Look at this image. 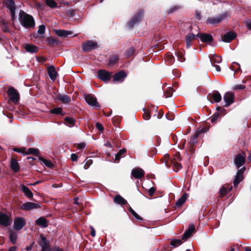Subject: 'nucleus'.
<instances>
[{
  "label": "nucleus",
  "mask_w": 251,
  "mask_h": 251,
  "mask_svg": "<svg viewBox=\"0 0 251 251\" xmlns=\"http://www.w3.org/2000/svg\"><path fill=\"white\" fill-rule=\"evenodd\" d=\"M18 20L20 25L25 29H30L35 27V22L33 16L22 10L19 11Z\"/></svg>",
  "instance_id": "f257e3e1"
},
{
  "label": "nucleus",
  "mask_w": 251,
  "mask_h": 251,
  "mask_svg": "<svg viewBox=\"0 0 251 251\" xmlns=\"http://www.w3.org/2000/svg\"><path fill=\"white\" fill-rule=\"evenodd\" d=\"M228 15V12H224L218 16L209 18L207 20V23L213 25L218 24L226 18Z\"/></svg>",
  "instance_id": "f03ea898"
},
{
  "label": "nucleus",
  "mask_w": 251,
  "mask_h": 251,
  "mask_svg": "<svg viewBox=\"0 0 251 251\" xmlns=\"http://www.w3.org/2000/svg\"><path fill=\"white\" fill-rule=\"evenodd\" d=\"M6 7L9 9L11 16V20L14 23L16 20L15 11L16 6L13 0H7L6 2Z\"/></svg>",
  "instance_id": "7ed1b4c3"
},
{
  "label": "nucleus",
  "mask_w": 251,
  "mask_h": 251,
  "mask_svg": "<svg viewBox=\"0 0 251 251\" xmlns=\"http://www.w3.org/2000/svg\"><path fill=\"white\" fill-rule=\"evenodd\" d=\"M86 102L91 106L99 108L100 106L97 101L96 98L92 94L83 95Z\"/></svg>",
  "instance_id": "20e7f679"
},
{
  "label": "nucleus",
  "mask_w": 251,
  "mask_h": 251,
  "mask_svg": "<svg viewBox=\"0 0 251 251\" xmlns=\"http://www.w3.org/2000/svg\"><path fill=\"white\" fill-rule=\"evenodd\" d=\"M7 94L9 100L14 103H16L19 100V95L18 91L13 87H10L7 91Z\"/></svg>",
  "instance_id": "39448f33"
},
{
  "label": "nucleus",
  "mask_w": 251,
  "mask_h": 251,
  "mask_svg": "<svg viewBox=\"0 0 251 251\" xmlns=\"http://www.w3.org/2000/svg\"><path fill=\"white\" fill-rule=\"evenodd\" d=\"M246 155L243 152L239 153L235 157L234 163L236 167L240 168L245 162Z\"/></svg>",
  "instance_id": "423d86ee"
},
{
  "label": "nucleus",
  "mask_w": 251,
  "mask_h": 251,
  "mask_svg": "<svg viewBox=\"0 0 251 251\" xmlns=\"http://www.w3.org/2000/svg\"><path fill=\"white\" fill-rule=\"evenodd\" d=\"M143 14V12L142 11H140L136 13L129 22L128 24V26L130 27H132L134 25H136L137 24H138L142 19Z\"/></svg>",
  "instance_id": "0eeeda50"
},
{
  "label": "nucleus",
  "mask_w": 251,
  "mask_h": 251,
  "mask_svg": "<svg viewBox=\"0 0 251 251\" xmlns=\"http://www.w3.org/2000/svg\"><path fill=\"white\" fill-rule=\"evenodd\" d=\"M97 47V43L91 40L83 42L82 44V50L85 52L90 51L92 50L95 49Z\"/></svg>",
  "instance_id": "6e6552de"
},
{
  "label": "nucleus",
  "mask_w": 251,
  "mask_h": 251,
  "mask_svg": "<svg viewBox=\"0 0 251 251\" xmlns=\"http://www.w3.org/2000/svg\"><path fill=\"white\" fill-rule=\"evenodd\" d=\"M12 222V219L10 217L2 212H0V224L5 227L10 225Z\"/></svg>",
  "instance_id": "1a4fd4ad"
},
{
  "label": "nucleus",
  "mask_w": 251,
  "mask_h": 251,
  "mask_svg": "<svg viewBox=\"0 0 251 251\" xmlns=\"http://www.w3.org/2000/svg\"><path fill=\"white\" fill-rule=\"evenodd\" d=\"M111 76V74L105 70H100L98 72V78L104 82L109 81Z\"/></svg>",
  "instance_id": "9d476101"
},
{
  "label": "nucleus",
  "mask_w": 251,
  "mask_h": 251,
  "mask_svg": "<svg viewBox=\"0 0 251 251\" xmlns=\"http://www.w3.org/2000/svg\"><path fill=\"white\" fill-rule=\"evenodd\" d=\"M25 220L22 217L16 218L14 221V227L17 230L22 229L25 225Z\"/></svg>",
  "instance_id": "9b49d317"
},
{
  "label": "nucleus",
  "mask_w": 251,
  "mask_h": 251,
  "mask_svg": "<svg viewBox=\"0 0 251 251\" xmlns=\"http://www.w3.org/2000/svg\"><path fill=\"white\" fill-rule=\"evenodd\" d=\"M41 241H39V244L42 248L41 251H48L49 249V241L43 235H40Z\"/></svg>",
  "instance_id": "f8f14e48"
},
{
  "label": "nucleus",
  "mask_w": 251,
  "mask_h": 251,
  "mask_svg": "<svg viewBox=\"0 0 251 251\" xmlns=\"http://www.w3.org/2000/svg\"><path fill=\"white\" fill-rule=\"evenodd\" d=\"M224 100L226 103V106H228L234 102V95L233 93L227 92L224 96Z\"/></svg>",
  "instance_id": "ddd939ff"
},
{
  "label": "nucleus",
  "mask_w": 251,
  "mask_h": 251,
  "mask_svg": "<svg viewBox=\"0 0 251 251\" xmlns=\"http://www.w3.org/2000/svg\"><path fill=\"white\" fill-rule=\"evenodd\" d=\"M40 207L39 204L32 202H26L23 203L21 206V209L24 210H30L33 209H37Z\"/></svg>",
  "instance_id": "4468645a"
},
{
  "label": "nucleus",
  "mask_w": 251,
  "mask_h": 251,
  "mask_svg": "<svg viewBox=\"0 0 251 251\" xmlns=\"http://www.w3.org/2000/svg\"><path fill=\"white\" fill-rule=\"evenodd\" d=\"M196 37H199L201 42L207 44L210 43L213 40L212 36L207 33L197 34Z\"/></svg>",
  "instance_id": "2eb2a0df"
},
{
  "label": "nucleus",
  "mask_w": 251,
  "mask_h": 251,
  "mask_svg": "<svg viewBox=\"0 0 251 251\" xmlns=\"http://www.w3.org/2000/svg\"><path fill=\"white\" fill-rule=\"evenodd\" d=\"M211 98L213 100V101L209 100L211 103L213 102H219L222 100V96L218 91H214L212 94H209L207 96L208 99Z\"/></svg>",
  "instance_id": "dca6fc26"
},
{
  "label": "nucleus",
  "mask_w": 251,
  "mask_h": 251,
  "mask_svg": "<svg viewBox=\"0 0 251 251\" xmlns=\"http://www.w3.org/2000/svg\"><path fill=\"white\" fill-rule=\"evenodd\" d=\"M145 175V172L141 168H134L131 171V175L136 179H140Z\"/></svg>",
  "instance_id": "f3484780"
},
{
  "label": "nucleus",
  "mask_w": 251,
  "mask_h": 251,
  "mask_svg": "<svg viewBox=\"0 0 251 251\" xmlns=\"http://www.w3.org/2000/svg\"><path fill=\"white\" fill-rule=\"evenodd\" d=\"M126 77V73L123 71H121L114 75L113 80L114 81L123 82Z\"/></svg>",
  "instance_id": "a211bd4d"
},
{
  "label": "nucleus",
  "mask_w": 251,
  "mask_h": 251,
  "mask_svg": "<svg viewBox=\"0 0 251 251\" xmlns=\"http://www.w3.org/2000/svg\"><path fill=\"white\" fill-rule=\"evenodd\" d=\"M195 230V227L194 225H190L188 228L184 232L182 235L183 240H187Z\"/></svg>",
  "instance_id": "6ab92c4d"
},
{
  "label": "nucleus",
  "mask_w": 251,
  "mask_h": 251,
  "mask_svg": "<svg viewBox=\"0 0 251 251\" xmlns=\"http://www.w3.org/2000/svg\"><path fill=\"white\" fill-rule=\"evenodd\" d=\"M48 73L51 80L54 81L56 79L57 73L53 66H49L48 68Z\"/></svg>",
  "instance_id": "aec40b11"
},
{
  "label": "nucleus",
  "mask_w": 251,
  "mask_h": 251,
  "mask_svg": "<svg viewBox=\"0 0 251 251\" xmlns=\"http://www.w3.org/2000/svg\"><path fill=\"white\" fill-rule=\"evenodd\" d=\"M236 37V34L233 32H228L226 33L223 37L222 41L225 42H230Z\"/></svg>",
  "instance_id": "412c9836"
},
{
  "label": "nucleus",
  "mask_w": 251,
  "mask_h": 251,
  "mask_svg": "<svg viewBox=\"0 0 251 251\" xmlns=\"http://www.w3.org/2000/svg\"><path fill=\"white\" fill-rule=\"evenodd\" d=\"M10 167L14 172L17 173L20 170V167L17 160L12 158L11 159Z\"/></svg>",
  "instance_id": "4be33fe9"
},
{
  "label": "nucleus",
  "mask_w": 251,
  "mask_h": 251,
  "mask_svg": "<svg viewBox=\"0 0 251 251\" xmlns=\"http://www.w3.org/2000/svg\"><path fill=\"white\" fill-rule=\"evenodd\" d=\"M21 191L23 192L27 198H31L33 197V193L27 186L23 184L21 185Z\"/></svg>",
  "instance_id": "5701e85b"
},
{
  "label": "nucleus",
  "mask_w": 251,
  "mask_h": 251,
  "mask_svg": "<svg viewBox=\"0 0 251 251\" xmlns=\"http://www.w3.org/2000/svg\"><path fill=\"white\" fill-rule=\"evenodd\" d=\"M57 99L65 104H68L71 101L70 98L66 95L59 94L57 96Z\"/></svg>",
  "instance_id": "b1692460"
},
{
  "label": "nucleus",
  "mask_w": 251,
  "mask_h": 251,
  "mask_svg": "<svg viewBox=\"0 0 251 251\" xmlns=\"http://www.w3.org/2000/svg\"><path fill=\"white\" fill-rule=\"evenodd\" d=\"M55 33L57 36L62 37H68L73 34L71 31L65 30H56Z\"/></svg>",
  "instance_id": "393cba45"
},
{
  "label": "nucleus",
  "mask_w": 251,
  "mask_h": 251,
  "mask_svg": "<svg viewBox=\"0 0 251 251\" xmlns=\"http://www.w3.org/2000/svg\"><path fill=\"white\" fill-rule=\"evenodd\" d=\"M188 197V195L186 193H184L182 196L178 199L176 203V205L177 207L181 206L185 202L186 199Z\"/></svg>",
  "instance_id": "a878e982"
},
{
  "label": "nucleus",
  "mask_w": 251,
  "mask_h": 251,
  "mask_svg": "<svg viewBox=\"0 0 251 251\" xmlns=\"http://www.w3.org/2000/svg\"><path fill=\"white\" fill-rule=\"evenodd\" d=\"M36 224L43 228H45L48 226L47 220L42 217H40L36 221Z\"/></svg>",
  "instance_id": "bb28decb"
},
{
  "label": "nucleus",
  "mask_w": 251,
  "mask_h": 251,
  "mask_svg": "<svg viewBox=\"0 0 251 251\" xmlns=\"http://www.w3.org/2000/svg\"><path fill=\"white\" fill-rule=\"evenodd\" d=\"M25 49L27 52L30 53H35L38 50V47L31 44H26L25 46Z\"/></svg>",
  "instance_id": "cd10ccee"
},
{
  "label": "nucleus",
  "mask_w": 251,
  "mask_h": 251,
  "mask_svg": "<svg viewBox=\"0 0 251 251\" xmlns=\"http://www.w3.org/2000/svg\"><path fill=\"white\" fill-rule=\"evenodd\" d=\"M114 201L115 203L121 205H126L127 203L126 201L120 195H117L115 197Z\"/></svg>",
  "instance_id": "c85d7f7f"
},
{
  "label": "nucleus",
  "mask_w": 251,
  "mask_h": 251,
  "mask_svg": "<svg viewBox=\"0 0 251 251\" xmlns=\"http://www.w3.org/2000/svg\"><path fill=\"white\" fill-rule=\"evenodd\" d=\"M195 37H196V35H195L192 33H189L185 38V40L186 42V47L187 48H190L191 46V41L192 40L195 39Z\"/></svg>",
  "instance_id": "c756f323"
},
{
  "label": "nucleus",
  "mask_w": 251,
  "mask_h": 251,
  "mask_svg": "<svg viewBox=\"0 0 251 251\" xmlns=\"http://www.w3.org/2000/svg\"><path fill=\"white\" fill-rule=\"evenodd\" d=\"M0 23L2 25V30L4 32H8L10 31V29L8 27V23L7 21L2 19L0 21Z\"/></svg>",
  "instance_id": "7c9ffc66"
},
{
  "label": "nucleus",
  "mask_w": 251,
  "mask_h": 251,
  "mask_svg": "<svg viewBox=\"0 0 251 251\" xmlns=\"http://www.w3.org/2000/svg\"><path fill=\"white\" fill-rule=\"evenodd\" d=\"M64 120L67 126L72 127L75 126V121L74 119L69 117H66Z\"/></svg>",
  "instance_id": "2f4dec72"
},
{
  "label": "nucleus",
  "mask_w": 251,
  "mask_h": 251,
  "mask_svg": "<svg viewBox=\"0 0 251 251\" xmlns=\"http://www.w3.org/2000/svg\"><path fill=\"white\" fill-rule=\"evenodd\" d=\"M231 189H232V187H230V188H228L227 187H226V186H223L222 188L220 190V195L222 197L225 196L228 192H230L231 190Z\"/></svg>",
  "instance_id": "473e14b6"
},
{
  "label": "nucleus",
  "mask_w": 251,
  "mask_h": 251,
  "mask_svg": "<svg viewBox=\"0 0 251 251\" xmlns=\"http://www.w3.org/2000/svg\"><path fill=\"white\" fill-rule=\"evenodd\" d=\"M126 152V150L122 149L120 150L115 155V160H119L121 158L124 156Z\"/></svg>",
  "instance_id": "72a5a7b5"
},
{
  "label": "nucleus",
  "mask_w": 251,
  "mask_h": 251,
  "mask_svg": "<svg viewBox=\"0 0 251 251\" xmlns=\"http://www.w3.org/2000/svg\"><path fill=\"white\" fill-rule=\"evenodd\" d=\"M119 59L118 55L115 54L110 57L109 59V64L110 65H114Z\"/></svg>",
  "instance_id": "f704fd0d"
},
{
  "label": "nucleus",
  "mask_w": 251,
  "mask_h": 251,
  "mask_svg": "<svg viewBox=\"0 0 251 251\" xmlns=\"http://www.w3.org/2000/svg\"><path fill=\"white\" fill-rule=\"evenodd\" d=\"M9 238L11 242L13 244H16L17 239V234L16 233L14 232H10L9 233Z\"/></svg>",
  "instance_id": "c9c22d12"
},
{
  "label": "nucleus",
  "mask_w": 251,
  "mask_h": 251,
  "mask_svg": "<svg viewBox=\"0 0 251 251\" xmlns=\"http://www.w3.org/2000/svg\"><path fill=\"white\" fill-rule=\"evenodd\" d=\"M46 4L52 8L56 7L57 3L54 0H46Z\"/></svg>",
  "instance_id": "e433bc0d"
},
{
  "label": "nucleus",
  "mask_w": 251,
  "mask_h": 251,
  "mask_svg": "<svg viewBox=\"0 0 251 251\" xmlns=\"http://www.w3.org/2000/svg\"><path fill=\"white\" fill-rule=\"evenodd\" d=\"M243 177L237 174H236L235 177L234 178L233 181V185L234 186H237L239 183L242 180Z\"/></svg>",
  "instance_id": "4c0bfd02"
},
{
  "label": "nucleus",
  "mask_w": 251,
  "mask_h": 251,
  "mask_svg": "<svg viewBox=\"0 0 251 251\" xmlns=\"http://www.w3.org/2000/svg\"><path fill=\"white\" fill-rule=\"evenodd\" d=\"M182 243L180 239H173L171 242V245L173 247H176Z\"/></svg>",
  "instance_id": "58836bf2"
},
{
  "label": "nucleus",
  "mask_w": 251,
  "mask_h": 251,
  "mask_svg": "<svg viewBox=\"0 0 251 251\" xmlns=\"http://www.w3.org/2000/svg\"><path fill=\"white\" fill-rule=\"evenodd\" d=\"M134 52L135 50L133 48H129L125 51V54L127 57H129L133 55Z\"/></svg>",
  "instance_id": "ea45409f"
},
{
  "label": "nucleus",
  "mask_w": 251,
  "mask_h": 251,
  "mask_svg": "<svg viewBox=\"0 0 251 251\" xmlns=\"http://www.w3.org/2000/svg\"><path fill=\"white\" fill-rule=\"evenodd\" d=\"M176 55L177 57L178 60L180 62H183L185 61V58L184 57V53L182 51H177L175 52Z\"/></svg>",
  "instance_id": "a19ab883"
},
{
  "label": "nucleus",
  "mask_w": 251,
  "mask_h": 251,
  "mask_svg": "<svg viewBox=\"0 0 251 251\" xmlns=\"http://www.w3.org/2000/svg\"><path fill=\"white\" fill-rule=\"evenodd\" d=\"M50 112L53 114L62 115V109L61 107H56L50 110Z\"/></svg>",
  "instance_id": "79ce46f5"
},
{
  "label": "nucleus",
  "mask_w": 251,
  "mask_h": 251,
  "mask_svg": "<svg viewBox=\"0 0 251 251\" xmlns=\"http://www.w3.org/2000/svg\"><path fill=\"white\" fill-rule=\"evenodd\" d=\"M13 151H14L22 153L24 155H25L26 148H14L13 149Z\"/></svg>",
  "instance_id": "37998d69"
},
{
  "label": "nucleus",
  "mask_w": 251,
  "mask_h": 251,
  "mask_svg": "<svg viewBox=\"0 0 251 251\" xmlns=\"http://www.w3.org/2000/svg\"><path fill=\"white\" fill-rule=\"evenodd\" d=\"M38 153V150L34 148H29L28 150L25 151V155L27 154H34L36 155Z\"/></svg>",
  "instance_id": "c03bdc74"
},
{
  "label": "nucleus",
  "mask_w": 251,
  "mask_h": 251,
  "mask_svg": "<svg viewBox=\"0 0 251 251\" xmlns=\"http://www.w3.org/2000/svg\"><path fill=\"white\" fill-rule=\"evenodd\" d=\"M41 160H42V162L44 163V164L49 168H51L53 166L52 163L50 160H47L43 158H42L41 159Z\"/></svg>",
  "instance_id": "a18cd8bd"
},
{
  "label": "nucleus",
  "mask_w": 251,
  "mask_h": 251,
  "mask_svg": "<svg viewBox=\"0 0 251 251\" xmlns=\"http://www.w3.org/2000/svg\"><path fill=\"white\" fill-rule=\"evenodd\" d=\"M220 116V113L216 112L214 113V114L211 117V122L213 124H214L217 122L219 117Z\"/></svg>",
  "instance_id": "49530a36"
},
{
  "label": "nucleus",
  "mask_w": 251,
  "mask_h": 251,
  "mask_svg": "<svg viewBox=\"0 0 251 251\" xmlns=\"http://www.w3.org/2000/svg\"><path fill=\"white\" fill-rule=\"evenodd\" d=\"M144 114L143 117L145 120H149L151 118V115L149 111L146 109L145 108H143Z\"/></svg>",
  "instance_id": "de8ad7c7"
},
{
  "label": "nucleus",
  "mask_w": 251,
  "mask_h": 251,
  "mask_svg": "<svg viewBox=\"0 0 251 251\" xmlns=\"http://www.w3.org/2000/svg\"><path fill=\"white\" fill-rule=\"evenodd\" d=\"M212 61L213 64L215 63H220L222 62V58L221 56H217L215 54L214 57L210 60V61Z\"/></svg>",
  "instance_id": "09e8293b"
},
{
  "label": "nucleus",
  "mask_w": 251,
  "mask_h": 251,
  "mask_svg": "<svg viewBox=\"0 0 251 251\" xmlns=\"http://www.w3.org/2000/svg\"><path fill=\"white\" fill-rule=\"evenodd\" d=\"M166 60L170 63H172L174 61V57L172 54H168L166 56Z\"/></svg>",
  "instance_id": "8fccbe9b"
},
{
  "label": "nucleus",
  "mask_w": 251,
  "mask_h": 251,
  "mask_svg": "<svg viewBox=\"0 0 251 251\" xmlns=\"http://www.w3.org/2000/svg\"><path fill=\"white\" fill-rule=\"evenodd\" d=\"M45 26L43 25H40L39 26V28L38 30V33L39 34H44L45 33Z\"/></svg>",
  "instance_id": "3c124183"
},
{
  "label": "nucleus",
  "mask_w": 251,
  "mask_h": 251,
  "mask_svg": "<svg viewBox=\"0 0 251 251\" xmlns=\"http://www.w3.org/2000/svg\"><path fill=\"white\" fill-rule=\"evenodd\" d=\"M129 211L132 214V215L137 219L139 220H142V219L133 210L131 207L129 208Z\"/></svg>",
  "instance_id": "603ef678"
},
{
  "label": "nucleus",
  "mask_w": 251,
  "mask_h": 251,
  "mask_svg": "<svg viewBox=\"0 0 251 251\" xmlns=\"http://www.w3.org/2000/svg\"><path fill=\"white\" fill-rule=\"evenodd\" d=\"M48 41L50 44H51L52 45H55L58 44V40L53 38H50L49 39Z\"/></svg>",
  "instance_id": "864d4df0"
},
{
  "label": "nucleus",
  "mask_w": 251,
  "mask_h": 251,
  "mask_svg": "<svg viewBox=\"0 0 251 251\" xmlns=\"http://www.w3.org/2000/svg\"><path fill=\"white\" fill-rule=\"evenodd\" d=\"M245 170H246L245 167H243V168L238 170V171H237L236 174L241 176H243V174L245 172Z\"/></svg>",
  "instance_id": "5fc2aeb1"
},
{
  "label": "nucleus",
  "mask_w": 251,
  "mask_h": 251,
  "mask_svg": "<svg viewBox=\"0 0 251 251\" xmlns=\"http://www.w3.org/2000/svg\"><path fill=\"white\" fill-rule=\"evenodd\" d=\"M199 132H197L195 134V135L193 137H192L191 142L193 144H195V143H197V138L199 136Z\"/></svg>",
  "instance_id": "6e6d98bb"
},
{
  "label": "nucleus",
  "mask_w": 251,
  "mask_h": 251,
  "mask_svg": "<svg viewBox=\"0 0 251 251\" xmlns=\"http://www.w3.org/2000/svg\"><path fill=\"white\" fill-rule=\"evenodd\" d=\"M92 163V160L91 159L88 160L84 166V168L85 169H87Z\"/></svg>",
  "instance_id": "4d7b16f0"
},
{
  "label": "nucleus",
  "mask_w": 251,
  "mask_h": 251,
  "mask_svg": "<svg viewBox=\"0 0 251 251\" xmlns=\"http://www.w3.org/2000/svg\"><path fill=\"white\" fill-rule=\"evenodd\" d=\"M245 88V86L242 84L237 85L233 87V90H240L244 89Z\"/></svg>",
  "instance_id": "13d9d810"
},
{
  "label": "nucleus",
  "mask_w": 251,
  "mask_h": 251,
  "mask_svg": "<svg viewBox=\"0 0 251 251\" xmlns=\"http://www.w3.org/2000/svg\"><path fill=\"white\" fill-rule=\"evenodd\" d=\"M96 127L99 131H102L104 128L103 126L99 123L96 124Z\"/></svg>",
  "instance_id": "bf43d9fd"
},
{
  "label": "nucleus",
  "mask_w": 251,
  "mask_h": 251,
  "mask_svg": "<svg viewBox=\"0 0 251 251\" xmlns=\"http://www.w3.org/2000/svg\"><path fill=\"white\" fill-rule=\"evenodd\" d=\"M155 191V188L153 187L150 188L148 191L149 194L151 196H152Z\"/></svg>",
  "instance_id": "052dcab7"
},
{
  "label": "nucleus",
  "mask_w": 251,
  "mask_h": 251,
  "mask_svg": "<svg viewBox=\"0 0 251 251\" xmlns=\"http://www.w3.org/2000/svg\"><path fill=\"white\" fill-rule=\"evenodd\" d=\"M179 7L177 6H173L171 7L169 10V13H171L175 12L176 9H178Z\"/></svg>",
  "instance_id": "680f3d73"
},
{
  "label": "nucleus",
  "mask_w": 251,
  "mask_h": 251,
  "mask_svg": "<svg viewBox=\"0 0 251 251\" xmlns=\"http://www.w3.org/2000/svg\"><path fill=\"white\" fill-rule=\"evenodd\" d=\"M209 128V127H201V128H199V132H203V133L205 132L208 131Z\"/></svg>",
  "instance_id": "e2e57ef3"
},
{
  "label": "nucleus",
  "mask_w": 251,
  "mask_h": 251,
  "mask_svg": "<svg viewBox=\"0 0 251 251\" xmlns=\"http://www.w3.org/2000/svg\"><path fill=\"white\" fill-rule=\"evenodd\" d=\"M245 24L248 28L251 30V21L250 20L246 21Z\"/></svg>",
  "instance_id": "0e129e2a"
},
{
  "label": "nucleus",
  "mask_w": 251,
  "mask_h": 251,
  "mask_svg": "<svg viewBox=\"0 0 251 251\" xmlns=\"http://www.w3.org/2000/svg\"><path fill=\"white\" fill-rule=\"evenodd\" d=\"M77 155L75 153H72L71 156V160L73 161H75L77 159Z\"/></svg>",
  "instance_id": "69168bd1"
},
{
  "label": "nucleus",
  "mask_w": 251,
  "mask_h": 251,
  "mask_svg": "<svg viewBox=\"0 0 251 251\" xmlns=\"http://www.w3.org/2000/svg\"><path fill=\"white\" fill-rule=\"evenodd\" d=\"M67 14L70 17H73L75 15V12H74V10H68L67 12Z\"/></svg>",
  "instance_id": "338daca9"
},
{
  "label": "nucleus",
  "mask_w": 251,
  "mask_h": 251,
  "mask_svg": "<svg viewBox=\"0 0 251 251\" xmlns=\"http://www.w3.org/2000/svg\"><path fill=\"white\" fill-rule=\"evenodd\" d=\"M166 117L170 121H172L174 119V116L173 115L166 114Z\"/></svg>",
  "instance_id": "774afa93"
}]
</instances>
